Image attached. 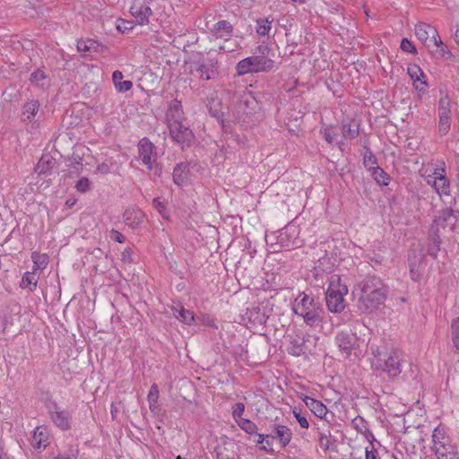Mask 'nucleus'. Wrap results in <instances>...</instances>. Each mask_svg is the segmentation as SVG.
Instances as JSON below:
<instances>
[{"instance_id":"obj_1","label":"nucleus","mask_w":459,"mask_h":459,"mask_svg":"<svg viewBox=\"0 0 459 459\" xmlns=\"http://www.w3.org/2000/svg\"><path fill=\"white\" fill-rule=\"evenodd\" d=\"M358 290V308L361 313L369 314L381 309L388 294V287L377 276H368L356 288Z\"/></svg>"},{"instance_id":"obj_2","label":"nucleus","mask_w":459,"mask_h":459,"mask_svg":"<svg viewBox=\"0 0 459 459\" xmlns=\"http://www.w3.org/2000/svg\"><path fill=\"white\" fill-rule=\"evenodd\" d=\"M292 310L296 316L302 317L304 323L308 326H317L324 321L323 305L318 299L311 294L299 292L294 299Z\"/></svg>"},{"instance_id":"obj_3","label":"nucleus","mask_w":459,"mask_h":459,"mask_svg":"<svg viewBox=\"0 0 459 459\" xmlns=\"http://www.w3.org/2000/svg\"><path fill=\"white\" fill-rule=\"evenodd\" d=\"M432 443V450L437 459H459V453L443 426L439 425L434 429Z\"/></svg>"},{"instance_id":"obj_4","label":"nucleus","mask_w":459,"mask_h":459,"mask_svg":"<svg viewBox=\"0 0 459 459\" xmlns=\"http://www.w3.org/2000/svg\"><path fill=\"white\" fill-rule=\"evenodd\" d=\"M325 292L327 308L332 313H341L345 308L344 296L348 293V288L341 283L340 277H333Z\"/></svg>"},{"instance_id":"obj_5","label":"nucleus","mask_w":459,"mask_h":459,"mask_svg":"<svg viewBox=\"0 0 459 459\" xmlns=\"http://www.w3.org/2000/svg\"><path fill=\"white\" fill-rule=\"evenodd\" d=\"M257 107L258 102L250 91H241L235 93L232 110L238 119L245 121V117L253 114Z\"/></svg>"},{"instance_id":"obj_6","label":"nucleus","mask_w":459,"mask_h":459,"mask_svg":"<svg viewBox=\"0 0 459 459\" xmlns=\"http://www.w3.org/2000/svg\"><path fill=\"white\" fill-rule=\"evenodd\" d=\"M274 62L262 56H253L240 60L236 66L238 75L250 73L268 71L273 68Z\"/></svg>"},{"instance_id":"obj_7","label":"nucleus","mask_w":459,"mask_h":459,"mask_svg":"<svg viewBox=\"0 0 459 459\" xmlns=\"http://www.w3.org/2000/svg\"><path fill=\"white\" fill-rule=\"evenodd\" d=\"M155 146L147 138H143L138 143L137 160L146 167L148 170H152L157 166V153Z\"/></svg>"},{"instance_id":"obj_8","label":"nucleus","mask_w":459,"mask_h":459,"mask_svg":"<svg viewBox=\"0 0 459 459\" xmlns=\"http://www.w3.org/2000/svg\"><path fill=\"white\" fill-rule=\"evenodd\" d=\"M438 131L445 135L451 126V99L447 94L441 96L438 100Z\"/></svg>"},{"instance_id":"obj_9","label":"nucleus","mask_w":459,"mask_h":459,"mask_svg":"<svg viewBox=\"0 0 459 459\" xmlns=\"http://www.w3.org/2000/svg\"><path fill=\"white\" fill-rule=\"evenodd\" d=\"M425 254L421 249L411 248L408 254V266L411 279L414 281L420 280L424 268Z\"/></svg>"},{"instance_id":"obj_10","label":"nucleus","mask_w":459,"mask_h":459,"mask_svg":"<svg viewBox=\"0 0 459 459\" xmlns=\"http://www.w3.org/2000/svg\"><path fill=\"white\" fill-rule=\"evenodd\" d=\"M48 414L53 424L61 430H69L72 428V414L69 411L54 403L49 408Z\"/></svg>"},{"instance_id":"obj_11","label":"nucleus","mask_w":459,"mask_h":459,"mask_svg":"<svg viewBox=\"0 0 459 459\" xmlns=\"http://www.w3.org/2000/svg\"><path fill=\"white\" fill-rule=\"evenodd\" d=\"M170 136L174 141L181 144H189L194 138L192 131L180 122L168 124Z\"/></svg>"},{"instance_id":"obj_12","label":"nucleus","mask_w":459,"mask_h":459,"mask_svg":"<svg viewBox=\"0 0 459 459\" xmlns=\"http://www.w3.org/2000/svg\"><path fill=\"white\" fill-rule=\"evenodd\" d=\"M358 337L351 332L342 331L335 336V343L339 347L340 351L348 357L358 345Z\"/></svg>"},{"instance_id":"obj_13","label":"nucleus","mask_w":459,"mask_h":459,"mask_svg":"<svg viewBox=\"0 0 459 459\" xmlns=\"http://www.w3.org/2000/svg\"><path fill=\"white\" fill-rule=\"evenodd\" d=\"M415 35L426 47H430L437 42L438 32L437 29L428 23L420 22L415 26Z\"/></svg>"},{"instance_id":"obj_14","label":"nucleus","mask_w":459,"mask_h":459,"mask_svg":"<svg viewBox=\"0 0 459 459\" xmlns=\"http://www.w3.org/2000/svg\"><path fill=\"white\" fill-rule=\"evenodd\" d=\"M380 367L390 377H396L402 372L401 354L397 351H393L389 353L384 363Z\"/></svg>"},{"instance_id":"obj_15","label":"nucleus","mask_w":459,"mask_h":459,"mask_svg":"<svg viewBox=\"0 0 459 459\" xmlns=\"http://www.w3.org/2000/svg\"><path fill=\"white\" fill-rule=\"evenodd\" d=\"M195 72L202 80L214 79L218 74V63L214 59H209L206 62H198L195 64Z\"/></svg>"},{"instance_id":"obj_16","label":"nucleus","mask_w":459,"mask_h":459,"mask_svg":"<svg viewBox=\"0 0 459 459\" xmlns=\"http://www.w3.org/2000/svg\"><path fill=\"white\" fill-rule=\"evenodd\" d=\"M320 446L325 451L333 449L335 446L336 438L332 435L329 423L322 422L316 427Z\"/></svg>"},{"instance_id":"obj_17","label":"nucleus","mask_w":459,"mask_h":459,"mask_svg":"<svg viewBox=\"0 0 459 459\" xmlns=\"http://www.w3.org/2000/svg\"><path fill=\"white\" fill-rule=\"evenodd\" d=\"M50 443V431L45 426H39L34 429L30 441L31 446L36 450L45 449Z\"/></svg>"},{"instance_id":"obj_18","label":"nucleus","mask_w":459,"mask_h":459,"mask_svg":"<svg viewBox=\"0 0 459 459\" xmlns=\"http://www.w3.org/2000/svg\"><path fill=\"white\" fill-rule=\"evenodd\" d=\"M39 102L37 100H27L22 108L21 121L22 123H35L39 120Z\"/></svg>"},{"instance_id":"obj_19","label":"nucleus","mask_w":459,"mask_h":459,"mask_svg":"<svg viewBox=\"0 0 459 459\" xmlns=\"http://www.w3.org/2000/svg\"><path fill=\"white\" fill-rule=\"evenodd\" d=\"M266 437L278 440L281 447L283 448L290 444L292 431L287 426L276 424L273 426L271 433L266 435Z\"/></svg>"},{"instance_id":"obj_20","label":"nucleus","mask_w":459,"mask_h":459,"mask_svg":"<svg viewBox=\"0 0 459 459\" xmlns=\"http://www.w3.org/2000/svg\"><path fill=\"white\" fill-rule=\"evenodd\" d=\"M441 176H446V166L442 160L429 162L424 174H422L426 184H428V178L437 180Z\"/></svg>"},{"instance_id":"obj_21","label":"nucleus","mask_w":459,"mask_h":459,"mask_svg":"<svg viewBox=\"0 0 459 459\" xmlns=\"http://www.w3.org/2000/svg\"><path fill=\"white\" fill-rule=\"evenodd\" d=\"M454 212H455V211L452 208H446V209L442 210L440 212L438 217H437L433 221L429 230L433 231L434 228H436L437 232L439 233V229L440 228L445 229L448 225V222L451 221L452 218H454V221L451 223L450 230H454L455 225L456 222V220L454 217Z\"/></svg>"},{"instance_id":"obj_22","label":"nucleus","mask_w":459,"mask_h":459,"mask_svg":"<svg viewBox=\"0 0 459 459\" xmlns=\"http://www.w3.org/2000/svg\"><path fill=\"white\" fill-rule=\"evenodd\" d=\"M428 186H430L440 198L451 195V181L447 176L438 177V179L428 178Z\"/></svg>"},{"instance_id":"obj_23","label":"nucleus","mask_w":459,"mask_h":459,"mask_svg":"<svg viewBox=\"0 0 459 459\" xmlns=\"http://www.w3.org/2000/svg\"><path fill=\"white\" fill-rule=\"evenodd\" d=\"M211 33L216 39H222L228 41L233 35V26L230 22L221 20L213 25L211 29Z\"/></svg>"},{"instance_id":"obj_24","label":"nucleus","mask_w":459,"mask_h":459,"mask_svg":"<svg viewBox=\"0 0 459 459\" xmlns=\"http://www.w3.org/2000/svg\"><path fill=\"white\" fill-rule=\"evenodd\" d=\"M311 283L317 288H324L326 283L328 286L333 280V277H340L338 274H330L325 272L324 269L320 267V265L314 268L312 272Z\"/></svg>"},{"instance_id":"obj_25","label":"nucleus","mask_w":459,"mask_h":459,"mask_svg":"<svg viewBox=\"0 0 459 459\" xmlns=\"http://www.w3.org/2000/svg\"><path fill=\"white\" fill-rule=\"evenodd\" d=\"M166 119L168 124H170V122L184 121L185 117L182 105L181 102L177 99H174L169 102L168 110L166 112Z\"/></svg>"},{"instance_id":"obj_26","label":"nucleus","mask_w":459,"mask_h":459,"mask_svg":"<svg viewBox=\"0 0 459 459\" xmlns=\"http://www.w3.org/2000/svg\"><path fill=\"white\" fill-rule=\"evenodd\" d=\"M144 219V213L138 208H128L124 212V220L126 225L132 229L139 227Z\"/></svg>"},{"instance_id":"obj_27","label":"nucleus","mask_w":459,"mask_h":459,"mask_svg":"<svg viewBox=\"0 0 459 459\" xmlns=\"http://www.w3.org/2000/svg\"><path fill=\"white\" fill-rule=\"evenodd\" d=\"M130 13L139 25L148 24L150 16L152 14L151 7L145 4L132 6L130 8Z\"/></svg>"},{"instance_id":"obj_28","label":"nucleus","mask_w":459,"mask_h":459,"mask_svg":"<svg viewBox=\"0 0 459 459\" xmlns=\"http://www.w3.org/2000/svg\"><path fill=\"white\" fill-rule=\"evenodd\" d=\"M303 401L316 417L323 419L327 414L328 410L322 402L309 396H305Z\"/></svg>"},{"instance_id":"obj_29","label":"nucleus","mask_w":459,"mask_h":459,"mask_svg":"<svg viewBox=\"0 0 459 459\" xmlns=\"http://www.w3.org/2000/svg\"><path fill=\"white\" fill-rule=\"evenodd\" d=\"M189 169L186 163L178 164L173 170V180L178 186H184L188 181Z\"/></svg>"},{"instance_id":"obj_30","label":"nucleus","mask_w":459,"mask_h":459,"mask_svg":"<svg viewBox=\"0 0 459 459\" xmlns=\"http://www.w3.org/2000/svg\"><path fill=\"white\" fill-rule=\"evenodd\" d=\"M56 165V160L50 155H42L35 167V172L39 175H48Z\"/></svg>"},{"instance_id":"obj_31","label":"nucleus","mask_w":459,"mask_h":459,"mask_svg":"<svg viewBox=\"0 0 459 459\" xmlns=\"http://www.w3.org/2000/svg\"><path fill=\"white\" fill-rule=\"evenodd\" d=\"M123 74L120 71H115L112 74V80L116 89L119 92H126L133 87L131 81H123Z\"/></svg>"},{"instance_id":"obj_32","label":"nucleus","mask_w":459,"mask_h":459,"mask_svg":"<svg viewBox=\"0 0 459 459\" xmlns=\"http://www.w3.org/2000/svg\"><path fill=\"white\" fill-rule=\"evenodd\" d=\"M149 408L152 412L158 413L160 411V405H159V388L156 384H152L147 396Z\"/></svg>"},{"instance_id":"obj_33","label":"nucleus","mask_w":459,"mask_h":459,"mask_svg":"<svg viewBox=\"0 0 459 459\" xmlns=\"http://www.w3.org/2000/svg\"><path fill=\"white\" fill-rule=\"evenodd\" d=\"M429 240L431 241V244L429 246L428 253L429 255L436 258L438 251L440 250L441 244V239L438 232H437L436 228H434L433 231L429 230Z\"/></svg>"},{"instance_id":"obj_34","label":"nucleus","mask_w":459,"mask_h":459,"mask_svg":"<svg viewBox=\"0 0 459 459\" xmlns=\"http://www.w3.org/2000/svg\"><path fill=\"white\" fill-rule=\"evenodd\" d=\"M173 315L177 319L186 325H191L195 320L194 313L183 307H173Z\"/></svg>"},{"instance_id":"obj_35","label":"nucleus","mask_w":459,"mask_h":459,"mask_svg":"<svg viewBox=\"0 0 459 459\" xmlns=\"http://www.w3.org/2000/svg\"><path fill=\"white\" fill-rule=\"evenodd\" d=\"M304 342L303 336L296 335L290 342V346L287 349L288 352L293 356H300L304 353Z\"/></svg>"},{"instance_id":"obj_36","label":"nucleus","mask_w":459,"mask_h":459,"mask_svg":"<svg viewBox=\"0 0 459 459\" xmlns=\"http://www.w3.org/2000/svg\"><path fill=\"white\" fill-rule=\"evenodd\" d=\"M432 45L437 47V52L438 56L446 60H454L455 56L452 54V52L447 48V47L443 43L439 36L437 38V42L432 43Z\"/></svg>"},{"instance_id":"obj_37","label":"nucleus","mask_w":459,"mask_h":459,"mask_svg":"<svg viewBox=\"0 0 459 459\" xmlns=\"http://www.w3.org/2000/svg\"><path fill=\"white\" fill-rule=\"evenodd\" d=\"M408 74L410 75L411 79L413 81V85L417 91L423 90V87H419L418 81L421 77H424V74L422 70L420 68V66L414 65L412 66L408 67Z\"/></svg>"},{"instance_id":"obj_38","label":"nucleus","mask_w":459,"mask_h":459,"mask_svg":"<svg viewBox=\"0 0 459 459\" xmlns=\"http://www.w3.org/2000/svg\"><path fill=\"white\" fill-rule=\"evenodd\" d=\"M99 43L93 39H81L77 42V49L79 52H91L96 50L99 48Z\"/></svg>"},{"instance_id":"obj_39","label":"nucleus","mask_w":459,"mask_h":459,"mask_svg":"<svg viewBox=\"0 0 459 459\" xmlns=\"http://www.w3.org/2000/svg\"><path fill=\"white\" fill-rule=\"evenodd\" d=\"M238 426L249 435L257 434V426L248 419H240L236 422Z\"/></svg>"},{"instance_id":"obj_40","label":"nucleus","mask_w":459,"mask_h":459,"mask_svg":"<svg viewBox=\"0 0 459 459\" xmlns=\"http://www.w3.org/2000/svg\"><path fill=\"white\" fill-rule=\"evenodd\" d=\"M450 328L453 346L459 351V317L452 321Z\"/></svg>"},{"instance_id":"obj_41","label":"nucleus","mask_w":459,"mask_h":459,"mask_svg":"<svg viewBox=\"0 0 459 459\" xmlns=\"http://www.w3.org/2000/svg\"><path fill=\"white\" fill-rule=\"evenodd\" d=\"M370 174L379 185H388L389 177L380 167L375 168L370 171Z\"/></svg>"},{"instance_id":"obj_42","label":"nucleus","mask_w":459,"mask_h":459,"mask_svg":"<svg viewBox=\"0 0 459 459\" xmlns=\"http://www.w3.org/2000/svg\"><path fill=\"white\" fill-rule=\"evenodd\" d=\"M79 449L77 446H70L69 448L64 453L58 454L53 459H77Z\"/></svg>"},{"instance_id":"obj_43","label":"nucleus","mask_w":459,"mask_h":459,"mask_svg":"<svg viewBox=\"0 0 459 459\" xmlns=\"http://www.w3.org/2000/svg\"><path fill=\"white\" fill-rule=\"evenodd\" d=\"M363 164L369 172L378 167L377 159L370 151L364 154Z\"/></svg>"},{"instance_id":"obj_44","label":"nucleus","mask_w":459,"mask_h":459,"mask_svg":"<svg viewBox=\"0 0 459 459\" xmlns=\"http://www.w3.org/2000/svg\"><path fill=\"white\" fill-rule=\"evenodd\" d=\"M271 23L272 22L269 21L268 18L258 20L256 26V33L261 36L267 35L271 30Z\"/></svg>"},{"instance_id":"obj_45","label":"nucleus","mask_w":459,"mask_h":459,"mask_svg":"<svg viewBox=\"0 0 459 459\" xmlns=\"http://www.w3.org/2000/svg\"><path fill=\"white\" fill-rule=\"evenodd\" d=\"M32 285L33 287L30 288V290H33L36 286H37V279L35 278L34 276V273H25L22 279V283H21V286L22 288H26V287H29Z\"/></svg>"},{"instance_id":"obj_46","label":"nucleus","mask_w":459,"mask_h":459,"mask_svg":"<svg viewBox=\"0 0 459 459\" xmlns=\"http://www.w3.org/2000/svg\"><path fill=\"white\" fill-rule=\"evenodd\" d=\"M75 189L80 193H86L91 189V182L88 178H81L75 184Z\"/></svg>"},{"instance_id":"obj_47","label":"nucleus","mask_w":459,"mask_h":459,"mask_svg":"<svg viewBox=\"0 0 459 459\" xmlns=\"http://www.w3.org/2000/svg\"><path fill=\"white\" fill-rule=\"evenodd\" d=\"M342 135L345 138L354 139L359 135L358 127L352 128L350 124H344L342 126Z\"/></svg>"},{"instance_id":"obj_48","label":"nucleus","mask_w":459,"mask_h":459,"mask_svg":"<svg viewBox=\"0 0 459 459\" xmlns=\"http://www.w3.org/2000/svg\"><path fill=\"white\" fill-rule=\"evenodd\" d=\"M31 257H32L34 264L37 265V267L45 268L47 266L48 256L46 255H39V254L33 253Z\"/></svg>"},{"instance_id":"obj_49","label":"nucleus","mask_w":459,"mask_h":459,"mask_svg":"<svg viewBox=\"0 0 459 459\" xmlns=\"http://www.w3.org/2000/svg\"><path fill=\"white\" fill-rule=\"evenodd\" d=\"M400 47L403 52L411 53V54L417 53V49H416L414 44L406 38L402 39Z\"/></svg>"},{"instance_id":"obj_50","label":"nucleus","mask_w":459,"mask_h":459,"mask_svg":"<svg viewBox=\"0 0 459 459\" xmlns=\"http://www.w3.org/2000/svg\"><path fill=\"white\" fill-rule=\"evenodd\" d=\"M245 411V404L243 403H237L232 410V417L235 420L236 422H238V420L243 419L242 415Z\"/></svg>"},{"instance_id":"obj_51","label":"nucleus","mask_w":459,"mask_h":459,"mask_svg":"<svg viewBox=\"0 0 459 459\" xmlns=\"http://www.w3.org/2000/svg\"><path fill=\"white\" fill-rule=\"evenodd\" d=\"M134 26L133 21L119 20L117 23V29L123 33L133 30Z\"/></svg>"},{"instance_id":"obj_52","label":"nucleus","mask_w":459,"mask_h":459,"mask_svg":"<svg viewBox=\"0 0 459 459\" xmlns=\"http://www.w3.org/2000/svg\"><path fill=\"white\" fill-rule=\"evenodd\" d=\"M353 428L359 433H362L364 429H366L368 427L367 422L364 420V419L359 417L353 420L352 421Z\"/></svg>"},{"instance_id":"obj_53","label":"nucleus","mask_w":459,"mask_h":459,"mask_svg":"<svg viewBox=\"0 0 459 459\" xmlns=\"http://www.w3.org/2000/svg\"><path fill=\"white\" fill-rule=\"evenodd\" d=\"M265 441L266 446H263L261 449L265 451H272V443L269 441V438L266 437V435L264 434H257V439L255 440V443L260 445L263 444Z\"/></svg>"},{"instance_id":"obj_54","label":"nucleus","mask_w":459,"mask_h":459,"mask_svg":"<svg viewBox=\"0 0 459 459\" xmlns=\"http://www.w3.org/2000/svg\"><path fill=\"white\" fill-rule=\"evenodd\" d=\"M153 206L156 210L161 214L163 217L165 216L166 207L164 203L161 201L160 197L154 198L152 201Z\"/></svg>"},{"instance_id":"obj_55","label":"nucleus","mask_w":459,"mask_h":459,"mask_svg":"<svg viewBox=\"0 0 459 459\" xmlns=\"http://www.w3.org/2000/svg\"><path fill=\"white\" fill-rule=\"evenodd\" d=\"M45 77H46V75H45L44 72L38 69V70L34 71L33 73H31L30 79L32 82L39 83L40 81L45 79Z\"/></svg>"},{"instance_id":"obj_56","label":"nucleus","mask_w":459,"mask_h":459,"mask_svg":"<svg viewBox=\"0 0 459 459\" xmlns=\"http://www.w3.org/2000/svg\"><path fill=\"white\" fill-rule=\"evenodd\" d=\"M109 238L116 241V242H118V243H124L125 240H126V238L124 237V235L122 233H120L118 230H111L110 232H109Z\"/></svg>"},{"instance_id":"obj_57","label":"nucleus","mask_w":459,"mask_h":459,"mask_svg":"<svg viewBox=\"0 0 459 459\" xmlns=\"http://www.w3.org/2000/svg\"><path fill=\"white\" fill-rule=\"evenodd\" d=\"M293 413H294L296 420L299 423V426L303 429H308L309 423H308V420H307V418L305 416H302L300 414V412H297L294 411Z\"/></svg>"},{"instance_id":"obj_58","label":"nucleus","mask_w":459,"mask_h":459,"mask_svg":"<svg viewBox=\"0 0 459 459\" xmlns=\"http://www.w3.org/2000/svg\"><path fill=\"white\" fill-rule=\"evenodd\" d=\"M323 134L325 140L329 143L333 142L334 136L336 135L333 128H325Z\"/></svg>"},{"instance_id":"obj_59","label":"nucleus","mask_w":459,"mask_h":459,"mask_svg":"<svg viewBox=\"0 0 459 459\" xmlns=\"http://www.w3.org/2000/svg\"><path fill=\"white\" fill-rule=\"evenodd\" d=\"M377 451L374 446L366 447V459H377Z\"/></svg>"},{"instance_id":"obj_60","label":"nucleus","mask_w":459,"mask_h":459,"mask_svg":"<svg viewBox=\"0 0 459 459\" xmlns=\"http://www.w3.org/2000/svg\"><path fill=\"white\" fill-rule=\"evenodd\" d=\"M121 256L124 263H131L133 261V251L130 248H126L122 252Z\"/></svg>"},{"instance_id":"obj_61","label":"nucleus","mask_w":459,"mask_h":459,"mask_svg":"<svg viewBox=\"0 0 459 459\" xmlns=\"http://www.w3.org/2000/svg\"><path fill=\"white\" fill-rule=\"evenodd\" d=\"M96 171L100 174H108L110 172V166L106 162H102L97 166Z\"/></svg>"},{"instance_id":"obj_62","label":"nucleus","mask_w":459,"mask_h":459,"mask_svg":"<svg viewBox=\"0 0 459 459\" xmlns=\"http://www.w3.org/2000/svg\"><path fill=\"white\" fill-rule=\"evenodd\" d=\"M361 434L370 443V446H374L373 442L376 441V439H375L374 434L368 428L364 429V431Z\"/></svg>"},{"instance_id":"obj_63","label":"nucleus","mask_w":459,"mask_h":459,"mask_svg":"<svg viewBox=\"0 0 459 459\" xmlns=\"http://www.w3.org/2000/svg\"><path fill=\"white\" fill-rule=\"evenodd\" d=\"M71 166L74 169V171L77 172V173H79L81 171L82 168V164L80 161L76 160H74V161H73L71 163Z\"/></svg>"},{"instance_id":"obj_64","label":"nucleus","mask_w":459,"mask_h":459,"mask_svg":"<svg viewBox=\"0 0 459 459\" xmlns=\"http://www.w3.org/2000/svg\"><path fill=\"white\" fill-rule=\"evenodd\" d=\"M418 84H419V87H423V90H421L420 91L421 92H426V87H427V82L426 81H423L421 80V78L420 79V81H418Z\"/></svg>"}]
</instances>
